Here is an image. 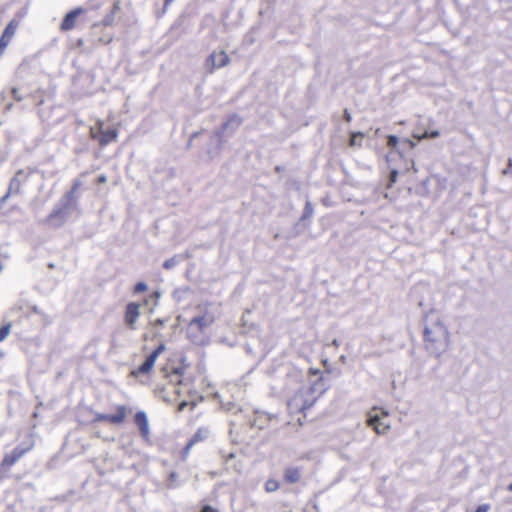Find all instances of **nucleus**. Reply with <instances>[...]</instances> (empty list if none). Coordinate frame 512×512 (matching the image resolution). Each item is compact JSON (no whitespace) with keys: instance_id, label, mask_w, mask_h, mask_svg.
I'll return each mask as SVG.
<instances>
[{"instance_id":"obj_1","label":"nucleus","mask_w":512,"mask_h":512,"mask_svg":"<svg viewBox=\"0 0 512 512\" xmlns=\"http://www.w3.org/2000/svg\"><path fill=\"white\" fill-rule=\"evenodd\" d=\"M423 343L425 349L436 357L449 348V332L437 314L429 313L425 316Z\"/></svg>"},{"instance_id":"obj_2","label":"nucleus","mask_w":512,"mask_h":512,"mask_svg":"<svg viewBox=\"0 0 512 512\" xmlns=\"http://www.w3.org/2000/svg\"><path fill=\"white\" fill-rule=\"evenodd\" d=\"M82 187L80 180H75L70 190L64 195V203L54 208L45 219V222L52 227H60L66 221L71 208L74 206L77 193Z\"/></svg>"},{"instance_id":"obj_3","label":"nucleus","mask_w":512,"mask_h":512,"mask_svg":"<svg viewBox=\"0 0 512 512\" xmlns=\"http://www.w3.org/2000/svg\"><path fill=\"white\" fill-rule=\"evenodd\" d=\"M166 384L159 386L157 392L166 401H173L180 395V386L183 383L184 368L182 367H164L162 369Z\"/></svg>"},{"instance_id":"obj_4","label":"nucleus","mask_w":512,"mask_h":512,"mask_svg":"<svg viewBox=\"0 0 512 512\" xmlns=\"http://www.w3.org/2000/svg\"><path fill=\"white\" fill-rule=\"evenodd\" d=\"M119 126V124H108L105 120L98 118L89 127V137L100 148H104L118 140Z\"/></svg>"},{"instance_id":"obj_5","label":"nucleus","mask_w":512,"mask_h":512,"mask_svg":"<svg viewBox=\"0 0 512 512\" xmlns=\"http://www.w3.org/2000/svg\"><path fill=\"white\" fill-rule=\"evenodd\" d=\"M317 397L312 387H302L288 400L287 406L290 414L304 413L316 402Z\"/></svg>"},{"instance_id":"obj_6","label":"nucleus","mask_w":512,"mask_h":512,"mask_svg":"<svg viewBox=\"0 0 512 512\" xmlns=\"http://www.w3.org/2000/svg\"><path fill=\"white\" fill-rule=\"evenodd\" d=\"M104 6H108L109 11L99 22L113 29L116 23V14L121 10V2L120 0H92L90 3V8L93 10H99Z\"/></svg>"},{"instance_id":"obj_7","label":"nucleus","mask_w":512,"mask_h":512,"mask_svg":"<svg viewBox=\"0 0 512 512\" xmlns=\"http://www.w3.org/2000/svg\"><path fill=\"white\" fill-rule=\"evenodd\" d=\"M387 417V412L382 409L373 408L369 412L367 426L371 427L377 434H385L390 429Z\"/></svg>"},{"instance_id":"obj_8","label":"nucleus","mask_w":512,"mask_h":512,"mask_svg":"<svg viewBox=\"0 0 512 512\" xmlns=\"http://www.w3.org/2000/svg\"><path fill=\"white\" fill-rule=\"evenodd\" d=\"M129 412L130 409L127 406L117 405L114 407L113 414L97 413L93 418V422H103L116 426L122 425L126 421Z\"/></svg>"},{"instance_id":"obj_9","label":"nucleus","mask_w":512,"mask_h":512,"mask_svg":"<svg viewBox=\"0 0 512 512\" xmlns=\"http://www.w3.org/2000/svg\"><path fill=\"white\" fill-rule=\"evenodd\" d=\"M165 350V345L160 344L158 347H156L145 359V361L138 366L137 368L131 370L130 376L134 378H138L140 376H146L149 375L155 365V362L159 355Z\"/></svg>"},{"instance_id":"obj_10","label":"nucleus","mask_w":512,"mask_h":512,"mask_svg":"<svg viewBox=\"0 0 512 512\" xmlns=\"http://www.w3.org/2000/svg\"><path fill=\"white\" fill-rule=\"evenodd\" d=\"M91 37L96 44L108 45L114 39V31L100 22H95L91 26Z\"/></svg>"},{"instance_id":"obj_11","label":"nucleus","mask_w":512,"mask_h":512,"mask_svg":"<svg viewBox=\"0 0 512 512\" xmlns=\"http://www.w3.org/2000/svg\"><path fill=\"white\" fill-rule=\"evenodd\" d=\"M230 63L228 54L222 50L220 52H212L205 60V68L208 73L212 74L215 70L227 66Z\"/></svg>"},{"instance_id":"obj_12","label":"nucleus","mask_w":512,"mask_h":512,"mask_svg":"<svg viewBox=\"0 0 512 512\" xmlns=\"http://www.w3.org/2000/svg\"><path fill=\"white\" fill-rule=\"evenodd\" d=\"M141 304L137 302H129L124 310V323L130 330L136 329V323L140 317Z\"/></svg>"},{"instance_id":"obj_13","label":"nucleus","mask_w":512,"mask_h":512,"mask_svg":"<svg viewBox=\"0 0 512 512\" xmlns=\"http://www.w3.org/2000/svg\"><path fill=\"white\" fill-rule=\"evenodd\" d=\"M85 10L81 7H77L71 11H69L63 18L60 24L61 32H68L76 28L79 17L84 14Z\"/></svg>"},{"instance_id":"obj_14","label":"nucleus","mask_w":512,"mask_h":512,"mask_svg":"<svg viewBox=\"0 0 512 512\" xmlns=\"http://www.w3.org/2000/svg\"><path fill=\"white\" fill-rule=\"evenodd\" d=\"M30 448H21L16 447L14 448L10 453L6 454L1 463H0V469L2 471H9L10 468L19 460L21 459Z\"/></svg>"},{"instance_id":"obj_15","label":"nucleus","mask_w":512,"mask_h":512,"mask_svg":"<svg viewBox=\"0 0 512 512\" xmlns=\"http://www.w3.org/2000/svg\"><path fill=\"white\" fill-rule=\"evenodd\" d=\"M208 431L207 429L200 427L197 429V431L194 433V435L189 439L187 444L183 447V449L180 452V459L182 461H186L192 447L199 443L203 442L207 438Z\"/></svg>"},{"instance_id":"obj_16","label":"nucleus","mask_w":512,"mask_h":512,"mask_svg":"<svg viewBox=\"0 0 512 512\" xmlns=\"http://www.w3.org/2000/svg\"><path fill=\"white\" fill-rule=\"evenodd\" d=\"M27 175L23 170L16 172L15 176L11 179L7 193L2 198V201L7 200L11 195H17L21 192L22 185L26 182Z\"/></svg>"},{"instance_id":"obj_17","label":"nucleus","mask_w":512,"mask_h":512,"mask_svg":"<svg viewBox=\"0 0 512 512\" xmlns=\"http://www.w3.org/2000/svg\"><path fill=\"white\" fill-rule=\"evenodd\" d=\"M214 321H215L214 316L209 312H205L204 314H202L200 316H196V317L192 318L188 324V327H189V329L196 328L197 331L203 332L205 330V328L212 325L214 323Z\"/></svg>"},{"instance_id":"obj_18","label":"nucleus","mask_w":512,"mask_h":512,"mask_svg":"<svg viewBox=\"0 0 512 512\" xmlns=\"http://www.w3.org/2000/svg\"><path fill=\"white\" fill-rule=\"evenodd\" d=\"M18 27V22L16 20H11L7 26L5 27L1 37H0V56L4 53L6 47L11 42L16 30Z\"/></svg>"},{"instance_id":"obj_19","label":"nucleus","mask_w":512,"mask_h":512,"mask_svg":"<svg viewBox=\"0 0 512 512\" xmlns=\"http://www.w3.org/2000/svg\"><path fill=\"white\" fill-rule=\"evenodd\" d=\"M134 423L145 441L150 439L149 422L145 412L139 411L134 415Z\"/></svg>"},{"instance_id":"obj_20","label":"nucleus","mask_w":512,"mask_h":512,"mask_svg":"<svg viewBox=\"0 0 512 512\" xmlns=\"http://www.w3.org/2000/svg\"><path fill=\"white\" fill-rule=\"evenodd\" d=\"M302 479V469L300 467L288 466L283 472V480L286 484H295Z\"/></svg>"},{"instance_id":"obj_21","label":"nucleus","mask_w":512,"mask_h":512,"mask_svg":"<svg viewBox=\"0 0 512 512\" xmlns=\"http://www.w3.org/2000/svg\"><path fill=\"white\" fill-rule=\"evenodd\" d=\"M365 135L362 132H352L349 140L350 147H361Z\"/></svg>"},{"instance_id":"obj_22","label":"nucleus","mask_w":512,"mask_h":512,"mask_svg":"<svg viewBox=\"0 0 512 512\" xmlns=\"http://www.w3.org/2000/svg\"><path fill=\"white\" fill-rule=\"evenodd\" d=\"M280 487L279 482L275 479H268L265 482V490L266 492H275Z\"/></svg>"},{"instance_id":"obj_23","label":"nucleus","mask_w":512,"mask_h":512,"mask_svg":"<svg viewBox=\"0 0 512 512\" xmlns=\"http://www.w3.org/2000/svg\"><path fill=\"white\" fill-rule=\"evenodd\" d=\"M12 323H7L0 327V342H2L11 332Z\"/></svg>"},{"instance_id":"obj_24","label":"nucleus","mask_w":512,"mask_h":512,"mask_svg":"<svg viewBox=\"0 0 512 512\" xmlns=\"http://www.w3.org/2000/svg\"><path fill=\"white\" fill-rule=\"evenodd\" d=\"M440 135L439 131H426L422 135H414L418 140L428 139V138H437Z\"/></svg>"},{"instance_id":"obj_25","label":"nucleus","mask_w":512,"mask_h":512,"mask_svg":"<svg viewBox=\"0 0 512 512\" xmlns=\"http://www.w3.org/2000/svg\"><path fill=\"white\" fill-rule=\"evenodd\" d=\"M398 145V138L394 135H389L387 137V146L391 149L396 148Z\"/></svg>"},{"instance_id":"obj_26","label":"nucleus","mask_w":512,"mask_h":512,"mask_svg":"<svg viewBox=\"0 0 512 512\" xmlns=\"http://www.w3.org/2000/svg\"><path fill=\"white\" fill-rule=\"evenodd\" d=\"M147 290V285L144 282H138L133 289L135 294L145 292Z\"/></svg>"},{"instance_id":"obj_27","label":"nucleus","mask_w":512,"mask_h":512,"mask_svg":"<svg viewBox=\"0 0 512 512\" xmlns=\"http://www.w3.org/2000/svg\"><path fill=\"white\" fill-rule=\"evenodd\" d=\"M397 177H398L397 170H392L390 173L388 188H390L397 181Z\"/></svg>"},{"instance_id":"obj_28","label":"nucleus","mask_w":512,"mask_h":512,"mask_svg":"<svg viewBox=\"0 0 512 512\" xmlns=\"http://www.w3.org/2000/svg\"><path fill=\"white\" fill-rule=\"evenodd\" d=\"M490 509L489 504H482L479 505L474 512H488Z\"/></svg>"},{"instance_id":"obj_29","label":"nucleus","mask_w":512,"mask_h":512,"mask_svg":"<svg viewBox=\"0 0 512 512\" xmlns=\"http://www.w3.org/2000/svg\"><path fill=\"white\" fill-rule=\"evenodd\" d=\"M107 182V177L106 175H100L97 177L96 179V184H103V183H106Z\"/></svg>"},{"instance_id":"obj_30","label":"nucleus","mask_w":512,"mask_h":512,"mask_svg":"<svg viewBox=\"0 0 512 512\" xmlns=\"http://www.w3.org/2000/svg\"><path fill=\"white\" fill-rule=\"evenodd\" d=\"M200 512H218L216 509L212 508L209 505H205Z\"/></svg>"},{"instance_id":"obj_31","label":"nucleus","mask_w":512,"mask_h":512,"mask_svg":"<svg viewBox=\"0 0 512 512\" xmlns=\"http://www.w3.org/2000/svg\"><path fill=\"white\" fill-rule=\"evenodd\" d=\"M344 120L346 122H351V120H352L351 114L348 112V110L344 111Z\"/></svg>"},{"instance_id":"obj_32","label":"nucleus","mask_w":512,"mask_h":512,"mask_svg":"<svg viewBox=\"0 0 512 512\" xmlns=\"http://www.w3.org/2000/svg\"><path fill=\"white\" fill-rule=\"evenodd\" d=\"M186 406H188V402H186V401L180 402L178 405V411H183Z\"/></svg>"},{"instance_id":"obj_33","label":"nucleus","mask_w":512,"mask_h":512,"mask_svg":"<svg viewBox=\"0 0 512 512\" xmlns=\"http://www.w3.org/2000/svg\"><path fill=\"white\" fill-rule=\"evenodd\" d=\"M150 297L154 298V299H155V301H157V300H158V298L160 297V293H159V292H157V291H156V292H153V293L150 295Z\"/></svg>"},{"instance_id":"obj_34","label":"nucleus","mask_w":512,"mask_h":512,"mask_svg":"<svg viewBox=\"0 0 512 512\" xmlns=\"http://www.w3.org/2000/svg\"><path fill=\"white\" fill-rule=\"evenodd\" d=\"M163 267L166 268V269H169L171 267V264L169 263V261H166L164 264H163Z\"/></svg>"},{"instance_id":"obj_35","label":"nucleus","mask_w":512,"mask_h":512,"mask_svg":"<svg viewBox=\"0 0 512 512\" xmlns=\"http://www.w3.org/2000/svg\"><path fill=\"white\" fill-rule=\"evenodd\" d=\"M174 0H165V6L169 5L170 3H172Z\"/></svg>"},{"instance_id":"obj_36","label":"nucleus","mask_w":512,"mask_h":512,"mask_svg":"<svg viewBox=\"0 0 512 512\" xmlns=\"http://www.w3.org/2000/svg\"><path fill=\"white\" fill-rule=\"evenodd\" d=\"M155 324L162 325V324H163V321H162V320H160V319H157V320L155 321Z\"/></svg>"},{"instance_id":"obj_37","label":"nucleus","mask_w":512,"mask_h":512,"mask_svg":"<svg viewBox=\"0 0 512 512\" xmlns=\"http://www.w3.org/2000/svg\"><path fill=\"white\" fill-rule=\"evenodd\" d=\"M507 489H508L509 491H512V483H510V484L508 485Z\"/></svg>"},{"instance_id":"obj_38","label":"nucleus","mask_w":512,"mask_h":512,"mask_svg":"<svg viewBox=\"0 0 512 512\" xmlns=\"http://www.w3.org/2000/svg\"><path fill=\"white\" fill-rule=\"evenodd\" d=\"M12 93H13L14 95H18V92H17V90H16L15 88L12 90Z\"/></svg>"},{"instance_id":"obj_39","label":"nucleus","mask_w":512,"mask_h":512,"mask_svg":"<svg viewBox=\"0 0 512 512\" xmlns=\"http://www.w3.org/2000/svg\"><path fill=\"white\" fill-rule=\"evenodd\" d=\"M12 93H13L14 95H18V92H17V90H16L15 88L12 90Z\"/></svg>"},{"instance_id":"obj_40","label":"nucleus","mask_w":512,"mask_h":512,"mask_svg":"<svg viewBox=\"0 0 512 512\" xmlns=\"http://www.w3.org/2000/svg\"><path fill=\"white\" fill-rule=\"evenodd\" d=\"M409 144L411 145V147L414 146V143L412 141H409Z\"/></svg>"},{"instance_id":"obj_41","label":"nucleus","mask_w":512,"mask_h":512,"mask_svg":"<svg viewBox=\"0 0 512 512\" xmlns=\"http://www.w3.org/2000/svg\"><path fill=\"white\" fill-rule=\"evenodd\" d=\"M148 303L147 299L143 301V304L146 305Z\"/></svg>"}]
</instances>
